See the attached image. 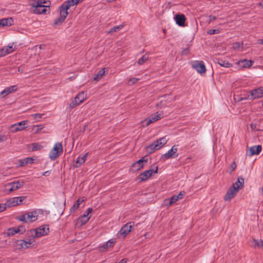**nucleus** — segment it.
Masks as SVG:
<instances>
[{"mask_svg": "<svg viewBox=\"0 0 263 263\" xmlns=\"http://www.w3.org/2000/svg\"><path fill=\"white\" fill-rule=\"evenodd\" d=\"M88 155V153H87L82 156H79L77 157L74 163V167H79L81 164H82L86 160Z\"/></svg>", "mask_w": 263, "mask_h": 263, "instance_id": "6ab92c4d", "label": "nucleus"}, {"mask_svg": "<svg viewBox=\"0 0 263 263\" xmlns=\"http://www.w3.org/2000/svg\"><path fill=\"white\" fill-rule=\"evenodd\" d=\"M251 245L255 248L263 247V240H257L254 239L253 240V243Z\"/></svg>", "mask_w": 263, "mask_h": 263, "instance_id": "2f4dec72", "label": "nucleus"}, {"mask_svg": "<svg viewBox=\"0 0 263 263\" xmlns=\"http://www.w3.org/2000/svg\"><path fill=\"white\" fill-rule=\"evenodd\" d=\"M78 2L77 0H67L64 2L59 8V9L64 12H68L67 10L72 6L77 5Z\"/></svg>", "mask_w": 263, "mask_h": 263, "instance_id": "4468645a", "label": "nucleus"}, {"mask_svg": "<svg viewBox=\"0 0 263 263\" xmlns=\"http://www.w3.org/2000/svg\"><path fill=\"white\" fill-rule=\"evenodd\" d=\"M157 172L158 166L156 167L155 170L149 169L141 173L138 176V179L141 182L145 181L148 178H149L153 174L157 173Z\"/></svg>", "mask_w": 263, "mask_h": 263, "instance_id": "9d476101", "label": "nucleus"}, {"mask_svg": "<svg viewBox=\"0 0 263 263\" xmlns=\"http://www.w3.org/2000/svg\"><path fill=\"white\" fill-rule=\"evenodd\" d=\"M148 59V55L145 54L143 55L140 59L138 61V63L139 65H142L145 62H146Z\"/></svg>", "mask_w": 263, "mask_h": 263, "instance_id": "4c0bfd02", "label": "nucleus"}, {"mask_svg": "<svg viewBox=\"0 0 263 263\" xmlns=\"http://www.w3.org/2000/svg\"><path fill=\"white\" fill-rule=\"evenodd\" d=\"M162 117V113L158 111L156 114L152 115L148 119L144 120L143 123L145 124V126H148L150 124L160 120Z\"/></svg>", "mask_w": 263, "mask_h": 263, "instance_id": "ddd939ff", "label": "nucleus"}, {"mask_svg": "<svg viewBox=\"0 0 263 263\" xmlns=\"http://www.w3.org/2000/svg\"><path fill=\"white\" fill-rule=\"evenodd\" d=\"M2 138H3V137L0 136V142L3 141Z\"/></svg>", "mask_w": 263, "mask_h": 263, "instance_id": "680f3d73", "label": "nucleus"}, {"mask_svg": "<svg viewBox=\"0 0 263 263\" xmlns=\"http://www.w3.org/2000/svg\"><path fill=\"white\" fill-rule=\"evenodd\" d=\"M43 115L44 114H35L32 115V116L33 117L34 119L36 120L37 121H39Z\"/></svg>", "mask_w": 263, "mask_h": 263, "instance_id": "c03bdc74", "label": "nucleus"}, {"mask_svg": "<svg viewBox=\"0 0 263 263\" xmlns=\"http://www.w3.org/2000/svg\"><path fill=\"white\" fill-rule=\"evenodd\" d=\"M262 106H263V101H262Z\"/></svg>", "mask_w": 263, "mask_h": 263, "instance_id": "0e129e2a", "label": "nucleus"}, {"mask_svg": "<svg viewBox=\"0 0 263 263\" xmlns=\"http://www.w3.org/2000/svg\"><path fill=\"white\" fill-rule=\"evenodd\" d=\"M262 123V121H259L256 122H252L251 125V128L254 130H263V127H260V124Z\"/></svg>", "mask_w": 263, "mask_h": 263, "instance_id": "cd10ccee", "label": "nucleus"}, {"mask_svg": "<svg viewBox=\"0 0 263 263\" xmlns=\"http://www.w3.org/2000/svg\"><path fill=\"white\" fill-rule=\"evenodd\" d=\"M263 97V87H260L256 89H253L249 91V94L245 99L253 100L254 99L260 98Z\"/></svg>", "mask_w": 263, "mask_h": 263, "instance_id": "6e6552de", "label": "nucleus"}, {"mask_svg": "<svg viewBox=\"0 0 263 263\" xmlns=\"http://www.w3.org/2000/svg\"><path fill=\"white\" fill-rule=\"evenodd\" d=\"M6 209L5 204H0V212L4 211Z\"/></svg>", "mask_w": 263, "mask_h": 263, "instance_id": "3c124183", "label": "nucleus"}, {"mask_svg": "<svg viewBox=\"0 0 263 263\" xmlns=\"http://www.w3.org/2000/svg\"><path fill=\"white\" fill-rule=\"evenodd\" d=\"M37 218L38 213L35 210L22 214L19 216L18 219L25 223H30L36 221Z\"/></svg>", "mask_w": 263, "mask_h": 263, "instance_id": "39448f33", "label": "nucleus"}, {"mask_svg": "<svg viewBox=\"0 0 263 263\" xmlns=\"http://www.w3.org/2000/svg\"><path fill=\"white\" fill-rule=\"evenodd\" d=\"M217 63L223 67L228 68L232 66V64L231 63L223 59H218Z\"/></svg>", "mask_w": 263, "mask_h": 263, "instance_id": "7c9ffc66", "label": "nucleus"}, {"mask_svg": "<svg viewBox=\"0 0 263 263\" xmlns=\"http://www.w3.org/2000/svg\"><path fill=\"white\" fill-rule=\"evenodd\" d=\"M115 242L116 241L115 239H110L109 240H108L107 242H106L105 243L103 244L100 247V250L101 251H104L106 250L108 248L113 246Z\"/></svg>", "mask_w": 263, "mask_h": 263, "instance_id": "a878e982", "label": "nucleus"}, {"mask_svg": "<svg viewBox=\"0 0 263 263\" xmlns=\"http://www.w3.org/2000/svg\"><path fill=\"white\" fill-rule=\"evenodd\" d=\"M147 161V159L145 157H142L132 164L130 167L131 171L134 172L140 171L143 168L144 164L146 163Z\"/></svg>", "mask_w": 263, "mask_h": 263, "instance_id": "9b49d317", "label": "nucleus"}, {"mask_svg": "<svg viewBox=\"0 0 263 263\" xmlns=\"http://www.w3.org/2000/svg\"><path fill=\"white\" fill-rule=\"evenodd\" d=\"M49 2H46L45 0H39L34 2L32 6L34 7L33 12L36 14H43L46 13L47 7L48 6L46 4H49Z\"/></svg>", "mask_w": 263, "mask_h": 263, "instance_id": "20e7f679", "label": "nucleus"}, {"mask_svg": "<svg viewBox=\"0 0 263 263\" xmlns=\"http://www.w3.org/2000/svg\"><path fill=\"white\" fill-rule=\"evenodd\" d=\"M123 25H120L119 26L113 27L112 28L110 29L109 31H107V34H110L114 32H117L121 29H122L123 28Z\"/></svg>", "mask_w": 263, "mask_h": 263, "instance_id": "f704fd0d", "label": "nucleus"}, {"mask_svg": "<svg viewBox=\"0 0 263 263\" xmlns=\"http://www.w3.org/2000/svg\"><path fill=\"white\" fill-rule=\"evenodd\" d=\"M185 195L184 192H180L179 194L177 195H174L171 197L170 199H166L165 202H168V203H166V204L168 206H170L175 203H176L177 201L180 199H182L183 195Z\"/></svg>", "mask_w": 263, "mask_h": 263, "instance_id": "2eb2a0df", "label": "nucleus"}, {"mask_svg": "<svg viewBox=\"0 0 263 263\" xmlns=\"http://www.w3.org/2000/svg\"><path fill=\"white\" fill-rule=\"evenodd\" d=\"M254 62L252 60H248L246 59L240 60L237 64L242 68H249L251 67Z\"/></svg>", "mask_w": 263, "mask_h": 263, "instance_id": "b1692460", "label": "nucleus"}, {"mask_svg": "<svg viewBox=\"0 0 263 263\" xmlns=\"http://www.w3.org/2000/svg\"><path fill=\"white\" fill-rule=\"evenodd\" d=\"M139 80V79H138L136 78H130L129 79L128 83L129 85H133V84L136 83Z\"/></svg>", "mask_w": 263, "mask_h": 263, "instance_id": "a18cd8bd", "label": "nucleus"}, {"mask_svg": "<svg viewBox=\"0 0 263 263\" xmlns=\"http://www.w3.org/2000/svg\"><path fill=\"white\" fill-rule=\"evenodd\" d=\"M258 5L263 8V1L261 2H260L258 4Z\"/></svg>", "mask_w": 263, "mask_h": 263, "instance_id": "bf43d9fd", "label": "nucleus"}, {"mask_svg": "<svg viewBox=\"0 0 263 263\" xmlns=\"http://www.w3.org/2000/svg\"><path fill=\"white\" fill-rule=\"evenodd\" d=\"M83 199H81L80 198H79L77 201L76 202V203H79V205L80 206V204L82 202H83Z\"/></svg>", "mask_w": 263, "mask_h": 263, "instance_id": "5fc2aeb1", "label": "nucleus"}, {"mask_svg": "<svg viewBox=\"0 0 263 263\" xmlns=\"http://www.w3.org/2000/svg\"><path fill=\"white\" fill-rule=\"evenodd\" d=\"M249 93H247V94H246V95H244V97H241V98L240 99V100H245V97H247L248 95H249Z\"/></svg>", "mask_w": 263, "mask_h": 263, "instance_id": "4d7b16f0", "label": "nucleus"}, {"mask_svg": "<svg viewBox=\"0 0 263 263\" xmlns=\"http://www.w3.org/2000/svg\"><path fill=\"white\" fill-rule=\"evenodd\" d=\"M28 202L26 196L17 197V205L20 204H26Z\"/></svg>", "mask_w": 263, "mask_h": 263, "instance_id": "c9c22d12", "label": "nucleus"}, {"mask_svg": "<svg viewBox=\"0 0 263 263\" xmlns=\"http://www.w3.org/2000/svg\"><path fill=\"white\" fill-rule=\"evenodd\" d=\"M42 148V146L37 143H33L32 144V151H35L39 149H41Z\"/></svg>", "mask_w": 263, "mask_h": 263, "instance_id": "58836bf2", "label": "nucleus"}, {"mask_svg": "<svg viewBox=\"0 0 263 263\" xmlns=\"http://www.w3.org/2000/svg\"><path fill=\"white\" fill-rule=\"evenodd\" d=\"M189 52H190V50L188 48H187L184 49L182 51V54L183 55H187L189 53Z\"/></svg>", "mask_w": 263, "mask_h": 263, "instance_id": "09e8293b", "label": "nucleus"}, {"mask_svg": "<svg viewBox=\"0 0 263 263\" xmlns=\"http://www.w3.org/2000/svg\"><path fill=\"white\" fill-rule=\"evenodd\" d=\"M23 181H21L20 180H17V189L19 187H21L23 185Z\"/></svg>", "mask_w": 263, "mask_h": 263, "instance_id": "603ef678", "label": "nucleus"}, {"mask_svg": "<svg viewBox=\"0 0 263 263\" xmlns=\"http://www.w3.org/2000/svg\"><path fill=\"white\" fill-rule=\"evenodd\" d=\"M26 231L24 226H19L17 227V233L23 234Z\"/></svg>", "mask_w": 263, "mask_h": 263, "instance_id": "37998d69", "label": "nucleus"}, {"mask_svg": "<svg viewBox=\"0 0 263 263\" xmlns=\"http://www.w3.org/2000/svg\"><path fill=\"white\" fill-rule=\"evenodd\" d=\"M51 172L50 171H47L43 173V175L45 176H48L50 175Z\"/></svg>", "mask_w": 263, "mask_h": 263, "instance_id": "864d4df0", "label": "nucleus"}, {"mask_svg": "<svg viewBox=\"0 0 263 263\" xmlns=\"http://www.w3.org/2000/svg\"><path fill=\"white\" fill-rule=\"evenodd\" d=\"M74 98L78 101V103L81 104L86 98V95L84 93V92H80Z\"/></svg>", "mask_w": 263, "mask_h": 263, "instance_id": "c756f323", "label": "nucleus"}, {"mask_svg": "<svg viewBox=\"0 0 263 263\" xmlns=\"http://www.w3.org/2000/svg\"><path fill=\"white\" fill-rule=\"evenodd\" d=\"M80 104H79V103H78V101L74 98V100H73L70 103L69 106L70 108H73L76 106H78V105H79Z\"/></svg>", "mask_w": 263, "mask_h": 263, "instance_id": "a19ab883", "label": "nucleus"}, {"mask_svg": "<svg viewBox=\"0 0 263 263\" xmlns=\"http://www.w3.org/2000/svg\"><path fill=\"white\" fill-rule=\"evenodd\" d=\"M4 233L8 236H13L16 234V228L14 227L9 228L7 230L6 232H5Z\"/></svg>", "mask_w": 263, "mask_h": 263, "instance_id": "72a5a7b5", "label": "nucleus"}, {"mask_svg": "<svg viewBox=\"0 0 263 263\" xmlns=\"http://www.w3.org/2000/svg\"><path fill=\"white\" fill-rule=\"evenodd\" d=\"M168 140V139L167 138L166 136H164L155 141L153 143L146 147V152L151 154L155 151L160 149L166 144Z\"/></svg>", "mask_w": 263, "mask_h": 263, "instance_id": "7ed1b4c3", "label": "nucleus"}, {"mask_svg": "<svg viewBox=\"0 0 263 263\" xmlns=\"http://www.w3.org/2000/svg\"><path fill=\"white\" fill-rule=\"evenodd\" d=\"M262 147L260 145H255L250 147L249 148V156H252L254 155H258L261 151Z\"/></svg>", "mask_w": 263, "mask_h": 263, "instance_id": "4be33fe9", "label": "nucleus"}, {"mask_svg": "<svg viewBox=\"0 0 263 263\" xmlns=\"http://www.w3.org/2000/svg\"><path fill=\"white\" fill-rule=\"evenodd\" d=\"M9 129L12 133L16 132V124H14L11 125V126L9 128Z\"/></svg>", "mask_w": 263, "mask_h": 263, "instance_id": "49530a36", "label": "nucleus"}, {"mask_svg": "<svg viewBox=\"0 0 263 263\" xmlns=\"http://www.w3.org/2000/svg\"><path fill=\"white\" fill-rule=\"evenodd\" d=\"M15 47H13L12 45L7 46L4 47L0 50V57H3L7 54L11 53L14 50Z\"/></svg>", "mask_w": 263, "mask_h": 263, "instance_id": "dca6fc26", "label": "nucleus"}, {"mask_svg": "<svg viewBox=\"0 0 263 263\" xmlns=\"http://www.w3.org/2000/svg\"><path fill=\"white\" fill-rule=\"evenodd\" d=\"M16 190V185L15 181L8 183L5 186V191L7 192L8 193H10L12 191H15Z\"/></svg>", "mask_w": 263, "mask_h": 263, "instance_id": "bb28decb", "label": "nucleus"}, {"mask_svg": "<svg viewBox=\"0 0 263 263\" xmlns=\"http://www.w3.org/2000/svg\"><path fill=\"white\" fill-rule=\"evenodd\" d=\"M244 184V179L242 178L238 177L237 181L233 184L227 192L224 199L225 201H229L232 199L239 190L242 188Z\"/></svg>", "mask_w": 263, "mask_h": 263, "instance_id": "f03ea898", "label": "nucleus"}, {"mask_svg": "<svg viewBox=\"0 0 263 263\" xmlns=\"http://www.w3.org/2000/svg\"><path fill=\"white\" fill-rule=\"evenodd\" d=\"M209 20L208 21L209 23H210L212 21H214L216 19V17L215 16H213V15H210L209 16Z\"/></svg>", "mask_w": 263, "mask_h": 263, "instance_id": "8fccbe9b", "label": "nucleus"}, {"mask_svg": "<svg viewBox=\"0 0 263 263\" xmlns=\"http://www.w3.org/2000/svg\"><path fill=\"white\" fill-rule=\"evenodd\" d=\"M239 47V43H236L233 45V47L234 48H238Z\"/></svg>", "mask_w": 263, "mask_h": 263, "instance_id": "6e6d98bb", "label": "nucleus"}, {"mask_svg": "<svg viewBox=\"0 0 263 263\" xmlns=\"http://www.w3.org/2000/svg\"><path fill=\"white\" fill-rule=\"evenodd\" d=\"M220 32V30L219 29H210L209 30L207 31V33L209 34L212 35V34H218Z\"/></svg>", "mask_w": 263, "mask_h": 263, "instance_id": "ea45409f", "label": "nucleus"}, {"mask_svg": "<svg viewBox=\"0 0 263 263\" xmlns=\"http://www.w3.org/2000/svg\"><path fill=\"white\" fill-rule=\"evenodd\" d=\"M79 208V203H75L72 207L70 209V212L71 213H74Z\"/></svg>", "mask_w": 263, "mask_h": 263, "instance_id": "79ce46f5", "label": "nucleus"}, {"mask_svg": "<svg viewBox=\"0 0 263 263\" xmlns=\"http://www.w3.org/2000/svg\"><path fill=\"white\" fill-rule=\"evenodd\" d=\"M15 197H13L12 198H10L7 200V202L4 203L6 206L8 208H11L12 206H15L16 205V200H15Z\"/></svg>", "mask_w": 263, "mask_h": 263, "instance_id": "c85d7f7f", "label": "nucleus"}, {"mask_svg": "<svg viewBox=\"0 0 263 263\" xmlns=\"http://www.w3.org/2000/svg\"><path fill=\"white\" fill-rule=\"evenodd\" d=\"M33 159L32 158H26L23 159H20L17 162V166H24L28 164L33 163Z\"/></svg>", "mask_w": 263, "mask_h": 263, "instance_id": "393cba45", "label": "nucleus"}, {"mask_svg": "<svg viewBox=\"0 0 263 263\" xmlns=\"http://www.w3.org/2000/svg\"><path fill=\"white\" fill-rule=\"evenodd\" d=\"M13 23V20L11 17L0 19V28L4 26H11Z\"/></svg>", "mask_w": 263, "mask_h": 263, "instance_id": "412c9836", "label": "nucleus"}, {"mask_svg": "<svg viewBox=\"0 0 263 263\" xmlns=\"http://www.w3.org/2000/svg\"><path fill=\"white\" fill-rule=\"evenodd\" d=\"M63 153V146L61 143L54 144V146L49 154V157L51 160H55Z\"/></svg>", "mask_w": 263, "mask_h": 263, "instance_id": "423d86ee", "label": "nucleus"}, {"mask_svg": "<svg viewBox=\"0 0 263 263\" xmlns=\"http://www.w3.org/2000/svg\"><path fill=\"white\" fill-rule=\"evenodd\" d=\"M176 24L180 26H184L185 22V17L183 14H177L175 17Z\"/></svg>", "mask_w": 263, "mask_h": 263, "instance_id": "5701e85b", "label": "nucleus"}, {"mask_svg": "<svg viewBox=\"0 0 263 263\" xmlns=\"http://www.w3.org/2000/svg\"><path fill=\"white\" fill-rule=\"evenodd\" d=\"M258 43L261 45H263V39H260L258 40Z\"/></svg>", "mask_w": 263, "mask_h": 263, "instance_id": "13d9d810", "label": "nucleus"}, {"mask_svg": "<svg viewBox=\"0 0 263 263\" xmlns=\"http://www.w3.org/2000/svg\"><path fill=\"white\" fill-rule=\"evenodd\" d=\"M28 124V121L24 120L17 122V131L24 129L27 126L25 125Z\"/></svg>", "mask_w": 263, "mask_h": 263, "instance_id": "473e14b6", "label": "nucleus"}, {"mask_svg": "<svg viewBox=\"0 0 263 263\" xmlns=\"http://www.w3.org/2000/svg\"><path fill=\"white\" fill-rule=\"evenodd\" d=\"M192 67L200 74L204 73L206 71L205 66L203 61H195L192 64Z\"/></svg>", "mask_w": 263, "mask_h": 263, "instance_id": "f8f14e48", "label": "nucleus"}, {"mask_svg": "<svg viewBox=\"0 0 263 263\" xmlns=\"http://www.w3.org/2000/svg\"><path fill=\"white\" fill-rule=\"evenodd\" d=\"M92 211V209L91 208H88L86 210V212L85 213H84L80 218V220L81 221L82 224H85L86 222H87L89 219H90V217L88 216L89 214L91 213Z\"/></svg>", "mask_w": 263, "mask_h": 263, "instance_id": "aec40b11", "label": "nucleus"}, {"mask_svg": "<svg viewBox=\"0 0 263 263\" xmlns=\"http://www.w3.org/2000/svg\"><path fill=\"white\" fill-rule=\"evenodd\" d=\"M15 91H16V85H13L11 86L10 87L6 88L4 90H3L0 93V94L2 96V98H5L9 94L14 92Z\"/></svg>", "mask_w": 263, "mask_h": 263, "instance_id": "f3484780", "label": "nucleus"}, {"mask_svg": "<svg viewBox=\"0 0 263 263\" xmlns=\"http://www.w3.org/2000/svg\"><path fill=\"white\" fill-rule=\"evenodd\" d=\"M132 223H134V222H129L124 224L118 232L117 234L118 237L124 238L131 231L133 227V225L132 224Z\"/></svg>", "mask_w": 263, "mask_h": 263, "instance_id": "1a4fd4ad", "label": "nucleus"}, {"mask_svg": "<svg viewBox=\"0 0 263 263\" xmlns=\"http://www.w3.org/2000/svg\"><path fill=\"white\" fill-rule=\"evenodd\" d=\"M49 228L45 226H43L36 229L31 230L28 235L32 237V238L27 240H21L17 241V246H20L19 249H27L31 247V245L34 242V238L40 237L47 235L49 233Z\"/></svg>", "mask_w": 263, "mask_h": 263, "instance_id": "f257e3e1", "label": "nucleus"}, {"mask_svg": "<svg viewBox=\"0 0 263 263\" xmlns=\"http://www.w3.org/2000/svg\"><path fill=\"white\" fill-rule=\"evenodd\" d=\"M230 168L231 169V171H234L236 168V164L235 162H233L231 165H230Z\"/></svg>", "mask_w": 263, "mask_h": 263, "instance_id": "de8ad7c7", "label": "nucleus"}, {"mask_svg": "<svg viewBox=\"0 0 263 263\" xmlns=\"http://www.w3.org/2000/svg\"><path fill=\"white\" fill-rule=\"evenodd\" d=\"M0 263H1V261H0Z\"/></svg>", "mask_w": 263, "mask_h": 263, "instance_id": "69168bd1", "label": "nucleus"}, {"mask_svg": "<svg viewBox=\"0 0 263 263\" xmlns=\"http://www.w3.org/2000/svg\"><path fill=\"white\" fill-rule=\"evenodd\" d=\"M104 69H101L98 72L96 76L94 78V80L96 81H98L102 78V77L104 74Z\"/></svg>", "mask_w": 263, "mask_h": 263, "instance_id": "e433bc0d", "label": "nucleus"}, {"mask_svg": "<svg viewBox=\"0 0 263 263\" xmlns=\"http://www.w3.org/2000/svg\"><path fill=\"white\" fill-rule=\"evenodd\" d=\"M77 1L78 2V4H79V3L83 2L84 0H77Z\"/></svg>", "mask_w": 263, "mask_h": 263, "instance_id": "052dcab7", "label": "nucleus"}, {"mask_svg": "<svg viewBox=\"0 0 263 263\" xmlns=\"http://www.w3.org/2000/svg\"><path fill=\"white\" fill-rule=\"evenodd\" d=\"M60 11V16L55 20L54 24L55 25H58L62 23L68 15V12H64V11L59 9Z\"/></svg>", "mask_w": 263, "mask_h": 263, "instance_id": "a211bd4d", "label": "nucleus"}, {"mask_svg": "<svg viewBox=\"0 0 263 263\" xmlns=\"http://www.w3.org/2000/svg\"><path fill=\"white\" fill-rule=\"evenodd\" d=\"M177 152L178 145H174L166 153L162 155L161 156L160 159L163 161H165L167 159L171 158H176L178 157L179 155Z\"/></svg>", "mask_w": 263, "mask_h": 263, "instance_id": "0eeeda50", "label": "nucleus"}, {"mask_svg": "<svg viewBox=\"0 0 263 263\" xmlns=\"http://www.w3.org/2000/svg\"><path fill=\"white\" fill-rule=\"evenodd\" d=\"M261 190H262V192H263V185H262V187H261Z\"/></svg>", "mask_w": 263, "mask_h": 263, "instance_id": "e2e57ef3", "label": "nucleus"}]
</instances>
